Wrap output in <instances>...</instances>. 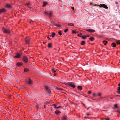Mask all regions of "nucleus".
<instances>
[{
  "mask_svg": "<svg viewBox=\"0 0 120 120\" xmlns=\"http://www.w3.org/2000/svg\"><path fill=\"white\" fill-rule=\"evenodd\" d=\"M114 106L115 107V108H117V105L116 104H115L114 105Z\"/></svg>",
  "mask_w": 120,
  "mask_h": 120,
  "instance_id": "obj_33",
  "label": "nucleus"
},
{
  "mask_svg": "<svg viewBox=\"0 0 120 120\" xmlns=\"http://www.w3.org/2000/svg\"><path fill=\"white\" fill-rule=\"evenodd\" d=\"M55 113L56 115H58L61 113V112L59 110H56L55 112Z\"/></svg>",
  "mask_w": 120,
  "mask_h": 120,
  "instance_id": "obj_13",
  "label": "nucleus"
},
{
  "mask_svg": "<svg viewBox=\"0 0 120 120\" xmlns=\"http://www.w3.org/2000/svg\"><path fill=\"white\" fill-rule=\"evenodd\" d=\"M105 119L106 120H109V118H105Z\"/></svg>",
  "mask_w": 120,
  "mask_h": 120,
  "instance_id": "obj_42",
  "label": "nucleus"
},
{
  "mask_svg": "<svg viewBox=\"0 0 120 120\" xmlns=\"http://www.w3.org/2000/svg\"><path fill=\"white\" fill-rule=\"evenodd\" d=\"M28 71V69L27 68H26L24 70V72H26Z\"/></svg>",
  "mask_w": 120,
  "mask_h": 120,
  "instance_id": "obj_31",
  "label": "nucleus"
},
{
  "mask_svg": "<svg viewBox=\"0 0 120 120\" xmlns=\"http://www.w3.org/2000/svg\"><path fill=\"white\" fill-rule=\"evenodd\" d=\"M86 38L89 37L90 36L89 35L87 34V35H86Z\"/></svg>",
  "mask_w": 120,
  "mask_h": 120,
  "instance_id": "obj_38",
  "label": "nucleus"
},
{
  "mask_svg": "<svg viewBox=\"0 0 120 120\" xmlns=\"http://www.w3.org/2000/svg\"><path fill=\"white\" fill-rule=\"evenodd\" d=\"M116 42L117 44L120 45V40H118L116 41Z\"/></svg>",
  "mask_w": 120,
  "mask_h": 120,
  "instance_id": "obj_25",
  "label": "nucleus"
},
{
  "mask_svg": "<svg viewBox=\"0 0 120 120\" xmlns=\"http://www.w3.org/2000/svg\"><path fill=\"white\" fill-rule=\"evenodd\" d=\"M72 31L73 34H76L78 33V32L77 31H76L74 30H72Z\"/></svg>",
  "mask_w": 120,
  "mask_h": 120,
  "instance_id": "obj_14",
  "label": "nucleus"
},
{
  "mask_svg": "<svg viewBox=\"0 0 120 120\" xmlns=\"http://www.w3.org/2000/svg\"><path fill=\"white\" fill-rule=\"evenodd\" d=\"M16 56H14L15 58H19L21 56V55L19 54L18 53H17L16 54Z\"/></svg>",
  "mask_w": 120,
  "mask_h": 120,
  "instance_id": "obj_7",
  "label": "nucleus"
},
{
  "mask_svg": "<svg viewBox=\"0 0 120 120\" xmlns=\"http://www.w3.org/2000/svg\"><path fill=\"white\" fill-rule=\"evenodd\" d=\"M91 92L90 91V90H89V91H88V93L89 94H91Z\"/></svg>",
  "mask_w": 120,
  "mask_h": 120,
  "instance_id": "obj_35",
  "label": "nucleus"
},
{
  "mask_svg": "<svg viewBox=\"0 0 120 120\" xmlns=\"http://www.w3.org/2000/svg\"><path fill=\"white\" fill-rule=\"evenodd\" d=\"M26 5L27 7H29L30 5V2H29L26 4Z\"/></svg>",
  "mask_w": 120,
  "mask_h": 120,
  "instance_id": "obj_26",
  "label": "nucleus"
},
{
  "mask_svg": "<svg viewBox=\"0 0 120 120\" xmlns=\"http://www.w3.org/2000/svg\"><path fill=\"white\" fill-rule=\"evenodd\" d=\"M89 40H90L91 41H93L94 39L93 37H91L89 38Z\"/></svg>",
  "mask_w": 120,
  "mask_h": 120,
  "instance_id": "obj_22",
  "label": "nucleus"
},
{
  "mask_svg": "<svg viewBox=\"0 0 120 120\" xmlns=\"http://www.w3.org/2000/svg\"><path fill=\"white\" fill-rule=\"evenodd\" d=\"M86 114L88 116L89 115H90L89 113H87Z\"/></svg>",
  "mask_w": 120,
  "mask_h": 120,
  "instance_id": "obj_48",
  "label": "nucleus"
},
{
  "mask_svg": "<svg viewBox=\"0 0 120 120\" xmlns=\"http://www.w3.org/2000/svg\"><path fill=\"white\" fill-rule=\"evenodd\" d=\"M6 7L8 8H12V6L10 4H7L5 6Z\"/></svg>",
  "mask_w": 120,
  "mask_h": 120,
  "instance_id": "obj_10",
  "label": "nucleus"
},
{
  "mask_svg": "<svg viewBox=\"0 0 120 120\" xmlns=\"http://www.w3.org/2000/svg\"><path fill=\"white\" fill-rule=\"evenodd\" d=\"M93 95L94 96H96V94L95 93H93Z\"/></svg>",
  "mask_w": 120,
  "mask_h": 120,
  "instance_id": "obj_41",
  "label": "nucleus"
},
{
  "mask_svg": "<svg viewBox=\"0 0 120 120\" xmlns=\"http://www.w3.org/2000/svg\"><path fill=\"white\" fill-rule=\"evenodd\" d=\"M82 38L83 39H85L86 38V35H85L84 36H82Z\"/></svg>",
  "mask_w": 120,
  "mask_h": 120,
  "instance_id": "obj_29",
  "label": "nucleus"
},
{
  "mask_svg": "<svg viewBox=\"0 0 120 120\" xmlns=\"http://www.w3.org/2000/svg\"><path fill=\"white\" fill-rule=\"evenodd\" d=\"M118 90H120V87H118Z\"/></svg>",
  "mask_w": 120,
  "mask_h": 120,
  "instance_id": "obj_39",
  "label": "nucleus"
},
{
  "mask_svg": "<svg viewBox=\"0 0 120 120\" xmlns=\"http://www.w3.org/2000/svg\"><path fill=\"white\" fill-rule=\"evenodd\" d=\"M116 44L114 42L112 43L111 44V46L113 47H115L116 46Z\"/></svg>",
  "mask_w": 120,
  "mask_h": 120,
  "instance_id": "obj_12",
  "label": "nucleus"
},
{
  "mask_svg": "<svg viewBox=\"0 0 120 120\" xmlns=\"http://www.w3.org/2000/svg\"><path fill=\"white\" fill-rule=\"evenodd\" d=\"M69 85L70 86L73 88H74L75 87V86L72 83H69Z\"/></svg>",
  "mask_w": 120,
  "mask_h": 120,
  "instance_id": "obj_11",
  "label": "nucleus"
},
{
  "mask_svg": "<svg viewBox=\"0 0 120 120\" xmlns=\"http://www.w3.org/2000/svg\"><path fill=\"white\" fill-rule=\"evenodd\" d=\"M86 30L87 31L91 33H94L95 31V30L91 29H86Z\"/></svg>",
  "mask_w": 120,
  "mask_h": 120,
  "instance_id": "obj_6",
  "label": "nucleus"
},
{
  "mask_svg": "<svg viewBox=\"0 0 120 120\" xmlns=\"http://www.w3.org/2000/svg\"><path fill=\"white\" fill-rule=\"evenodd\" d=\"M85 44V41H82L81 44L82 45H83Z\"/></svg>",
  "mask_w": 120,
  "mask_h": 120,
  "instance_id": "obj_20",
  "label": "nucleus"
},
{
  "mask_svg": "<svg viewBox=\"0 0 120 120\" xmlns=\"http://www.w3.org/2000/svg\"><path fill=\"white\" fill-rule=\"evenodd\" d=\"M117 112H118L120 114V111H117Z\"/></svg>",
  "mask_w": 120,
  "mask_h": 120,
  "instance_id": "obj_44",
  "label": "nucleus"
},
{
  "mask_svg": "<svg viewBox=\"0 0 120 120\" xmlns=\"http://www.w3.org/2000/svg\"><path fill=\"white\" fill-rule=\"evenodd\" d=\"M99 6L100 7H103L105 9H107L108 8V7L105 4H101Z\"/></svg>",
  "mask_w": 120,
  "mask_h": 120,
  "instance_id": "obj_5",
  "label": "nucleus"
},
{
  "mask_svg": "<svg viewBox=\"0 0 120 120\" xmlns=\"http://www.w3.org/2000/svg\"><path fill=\"white\" fill-rule=\"evenodd\" d=\"M68 25L69 26H73L74 25L72 23H68Z\"/></svg>",
  "mask_w": 120,
  "mask_h": 120,
  "instance_id": "obj_24",
  "label": "nucleus"
},
{
  "mask_svg": "<svg viewBox=\"0 0 120 120\" xmlns=\"http://www.w3.org/2000/svg\"><path fill=\"white\" fill-rule=\"evenodd\" d=\"M118 86L120 87V83L118 84Z\"/></svg>",
  "mask_w": 120,
  "mask_h": 120,
  "instance_id": "obj_47",
  "label": "nucleus"
},
{
  "mask_svg": "<svg viewBox=\"0 0 120 120\" xmlns=\"http://www.w3.org/2000/svg\"><path fill=\"white\" fill-rule=\"evenodd\" d=\"M47 38H48L49 40H50V38L49 36H48L47 37Z\"/></svg>",
  "mask_w": 120,
  "mask_h": 120,
  "instance_id": "obj_43",
  "label": "nucleus"
},
{
  "mask_svg": "<svg viewBox=\"0 0 120 120\" xmlns=\"http://www.w3.org/2000/svg\"><path fill=\"white\" fill-rule=\"evenodd\" d=\"M53 11H45L44 13V14L46 15H48L50 17H51L52 15Z\"/></svg>",
  "mask_w": 120,
  "mask_h": 120,
  "instance_id": "obj_1",
  "label": "nucleus"
},
{
  "mask_svg": "<svg viewBox=\"0 0 120 120\" xmlns=\"http://www.w3.org/2000/svg\"><path fill=\"white\" fill-rule=\"evenodd\" d=\"M59 90H63L62 89H60H60H59Z\"/></svg>",
  "mask_w": 120,
  "mask_h": 120,
  "instance_id": "obj_49",
  "label": "nucleus"
},
{
  "mask_svg": "<svg viewBox=\"0 0 120 120\" xmlns=\"http://www.w3.org/2000/svg\"><path fill=\"white\" fill-rule=\"evenodd\" d=\"M47 4V2H44L42 6L43 7H44Z\"/></svg>",
  "mask_w": 120,
  "mask_h": 120,
  "instance_id": "obj_19",
  "label": "nucleus"
},
{
  "mask_svg": "<svg viewBox=\"0 0 120 120\" xmlns=\"http://www.w3.org/2000/svg\"><path fill=\"white\" fill-rule=\"evenodd\" d=\"M82 34L80 33V34H78L77 35V36H79L80 37H82L81 35H82Z\"/></svg>",
  "mask_w": 120,
  "mask_h": 120,
  "instance_id": "obj_32",
  "label": "nucleus"
},
{
  "mask_svg": "<svg viewBox=\"0 0 120 120\" xmlns=\"http://www.w3.org/2000/svg\"><path fill=\"white\" fill-rule=\"evenodd\" d=\"M117 93L120 94V90H118L117 91Z\"/></svg>",
  "mask_w": 120,
  "mask_h": 120,
  "instance_id": "obj_37",
  "label": "nucleus"
},
{
  "mask_svg": "<svg viewBox=\"0 0 120 120\" xmlns=\"http://www.w3.org/2000/svg\"><path fill=\"white\" fill-rule=\"evenodd\" d=\"M56 34L54 32H53L52 33V38H54Z\"/></svg>",
  "mask_w": 120,
  "mask_h": 120,
  "instance_id": "obj_21",
  "label": "nucleus"
},
{
  "mask_svg": "<svg viewBox=\"0 0 120 120\" xmlns=\"http://www.w3.org/2000/svg\"><path fill=\"white\" fill-rule=\"evenodd\" d=\"M43 43L44 44L45 43V42H43Z\"/></svg>",
  "mask_w": 120,
  "mask_h": 120,
  "instance_id": "obj_52",
  "label": "nucleus"
},
{
  "mask_svg": "<svg viewBox=\"0 0 120 120\" xmlns=\"http://www.w3.org/2000/svg\"><path fill=\"white\" fill-rule=\"evenodd\" d=\"M27 84L29 85H31L32 84L33 81L30 78H29L25 81Z\"/></svg>",
  "mask_w": 120,
  "mask_h": 120,
  "instance_id": "obj_2",
  "label": "nucleus"
},
{
  "mask_svg": "<svg viewBox=\"0 0 120 120\" xmlns=\"http://www.w3.org/2000/svg\"><path fill=\"white\" fill-rule=\"evenodd\" d=\"M52 45L51 43H49L48 44V46L49 48H50L51 47H52Z\"/></svg>",
  "mask_w": 120,
  "mask_h": 120,
  "instance_id": "obj_17",
  "label": "nucleus"
},
{
  "mask_svg": "<svg viewBox=\"0 0 120 120\" xmlns=\"http://www.w3.org/2000/svg\"><path fill=\"white\" fill-rule=\"evenodd\" d=\"M68 29H67L65 30L64 31V32L65 33H66L68 31Z\"/></svg>",
  "mask_w": 120,
  "mask_h": 120,
  "instance_id": "obj_30",
  "label": "nucleus"
},
{
  "mask_svg": "<svg viewBox=\"0 0 120 120\" xmlns=\"http://www.w3.org/2000/svg\"><path fill=\"white\" fill-rule=\"evenodd\" d=\"M52 71L54 73H55L56 71V69H53L52 70Z\"/></svg>",
  "mask_w": 120,
  "mask_h": 120,
  "instance_id": "obj_28",
  "label": "nucleus"
},
{
  "mask_svg": "<svg viewBox=\"0 0 120 120\" xmlns=\"http://www.w3.org/2000/svg\"><path fill=\"white\" fill-rule=\"evenodd\" d=\"M78 89L80 90H81L82 89V87L81 86H78Z\"/></svg>",
  "mask_w": 120,
  "mask_h": 120,
  "instance_id": "obj_23",
  "label": "nucleus"
},
{
  "mask_svg": "<svg viewBox=\"0 0 120 120\" xmlns=\"http://www.w3.org/2000/svg\"><path fill=\"white\" fill-rule=\"evenodd\" d=\"M6 11L5 9L4 8H2L0 9V14L1 13L3 12H6Z\"/></svg>",
  "mask_w": 120,
  "mask_h": 120,
  "instance_id": "obj_9",
  "label": "nucleus"
},
{
  "mask_svg": "<svg viewBox=\"0 0 120 120\" xmlns=\"http://www.w3.org/2000/svg\"><path fill=\"white\" fill-rule=\"evenodd\" d=\"M58 33L60 36H61L62 35V33H61V31L58 32Z\"/></svg>",
  "mask_w": 120,
  "mask_h": 120,
  "instance_id": "obj_27",
  "label": "nucleus"
},
{
  "mask_svg": "<svg viewBox=\"0 0 120 120\" xmlns=\"http://www.w3.org/2000/svg\"><path fill=\"white\" fill-rule=\"evenodd\" d=\"M43 43L44 44L45 43V42H43Z\"/></svg>",
  "mask_w": 120,
  "mask_h": 120,
  "instance_id": "obj_51",
  "label": "nucleus"
},
{
  "mask_svg": "<svg viewBox=\"0 0 120 120\" xmlns=\"http://www.w3.org/2000/svg\"><path fill=\"white\" fill-rule=\"evenodd\" d=\"M101 94L100 93H99L98 94V95L99 96H100L101 95Z\"/></svg>",
  "mask_w": 120,
  "mask_h": 120,
  "instance_id": "obj_36",
  "label": "nucleus"
},
{
  "mask_svg": "<svg viewBox=\"0 0 120 120\" xmlns=\"http://www.w3.org/2000/svg\"><path fill=\"white\" fill-rule=\"evenodd\" d=\"M67 119V116H63L62 120H66Z\"/></svg>",
  "mask_w": 120,
  "mask_h": 120,
  "instance_id": "obj_16",
  "label": "nucleus"
},
{
  "mask_svg": "<svg viewBox=\"0 0 120 120\" xmlns=\"http://www.w3.org/2000/svg\"><path fill=\"white\" fill-rule=\"evenodd\" d=\"M26 44H29L30 42V40L28 37H27L26 38Z\"/></svg>",
  "mask_w": 120,
  "mask_h": 120,
  "instance_id": "obj_8",
  "label": "nucleus"
},
{
  "mask_svg": "<svg viewBox=\"0 0 120 120\" xmlns=\"http://www.w3.org/2000/svg\"><path fill=\"white\" fill-rule=\"evenodd\" d=\"M71 8H72V9H73V10H74V7H72Z\"/></svg>",
  "mask_w": 120,
  "mask_h": 120,
  "instance_id": "obj_45",
  "label": "nucleus"
},
{
  "mask_svg": "<svg viewBox=\"0 0 120 120\" xmlns=\"http://www.w3.org/2000/svg\"><path fill=\"white\" fill-rule=\"evenodd\" d=\"M45 105H44V107H45Z\"/></svg>",
  "mask_w": 120,
  "mask_h": 120,
  "instance_id": "obj_50",
  "label": "nucleus"
},
{
  "mask_svg": "<svg viewBox=\"0 0 120 120\" xmlns=\"http://www.w3.org/2000/svg\"><path fill=\"white\" fill-rule=\"evenodd\" d=\"M115 3H116V4H118V2H115Z\"/></svg>",
  "mask_w": 120,
  "mask_h": 120,
  "instance_id": "obj_46",
  "label": "nucleus"
},
{
  "mask_svg": "<svg viewBox=\"0 0 120 120\" xmlns=\"http://www.w3.org/2000/svg\"><path fill=\"white\" fill-rule=\"evenodd\" d=\"M22 63L21 62H19L16 64L17 66H20L22 65Z\"/></svg>",
  "mask_w": 120,
  "mask_h": 120,
  "instance_id": "obj_15",
  "label": "nucleus"
},
{
  "mask_svg": "<svg viewBox=\"0 0 120 120\" xmlns=\"http://www.w3.org/2000/svg\"><path fill=\"white\" fill-rule=\"evenodd\" d=\"M62 107L61 106H59L57 107L56 108V109H59L60 108H61Z\"/></svg>",
  "mask_w": 120,
  "mask_h": 120,
  "instance_id": "obj_40",
  "label": "nucleus"
},
{
  "mask_svg": "<svg viewBox=\"0 0 120 120\" xmlns=\"http://www.w3.org/2000/svg\"><path fill=\"white\" fill-rule=\"evenodd\" d=\"M103 43H104V44L105 45H106L108 43V41H103Z\"/></svg>",
  "mask_w": 120,
  "mask_h": 120,
  "instance_id": "obj_18",
  "label": "nucleus"
},
{
  "mask_svg": "<svg viewBox=\"0 0 120 120\" xmlns=\"http://www.w3.org/2000/svg\"><path fill=\"white\" fill-rule=\"evenodd\" d=\"M22 59L25 63H26L28 62V59L26 56H24L23 57Z\"/></svg>",
  "mask_w": 120,
  "mask_h": 120,
  "instance_id": "obj_4",
  "label": "nucleus"
},
{
  "mask_svg": "<svg viewBox=\"0 0 120 120\" xmlns=\"http://www.w3.org/2000/svg\"><path fill=\"white\" fill-rule=\"evenodd\" d=\"M2 30L3 32L4 33L9 34L10 32L9 30L5 29L4 28H2Z\"/></svg>",
  "mask_w": 120,
  "mask_h": 120,
  "instance_id": "obj_3",
  "label": "nucleus"
},
{
  "mask_svg": "<svg viewBox=\"0 0 120 120\" xmlns=\"http://www.w3.org/2000/svg\"><path fill=\"white\" fill-rule=\"evenodd\" d=\"M53 106H54V107L55 108H56V105H55V104H54L53 105Z\"/></svg>",
  "mask_w": 120,
  "mask_h": 120,
  "instance_id": "obj_34",
  "label": "nucleus"
}]
</instances>
